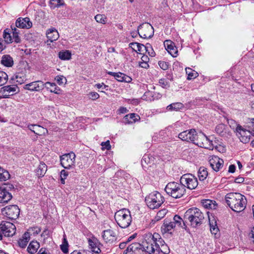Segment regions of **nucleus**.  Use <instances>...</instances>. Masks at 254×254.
Here are the masks:
<instances>
[{
    "mask_svg": "<svg viewBox=\"0 0 254 254\" xmlns=\"http://www.w3.org/2000/svg\"><path fill=\"white\" fill-rule=\"evenodd\" d=\"M16 82L19 84H22L26 80L25 77L21 73L15 75Z\"/></svg>",
    "mask_w": 254,
    "mask_h": 254,
    "instance_id": "8fccbe9b",
    "label": "nucleus"
},
{
    "mask_svg": "<svg viewBox=\"0 0 254 254\" xmlns=\"http://www.w3.org/2000/svg\"><path fill=\"white\" fill-rule=\"evenodd\" d=\"M162 238L158 233H148L143 236V251L149 254H157L159 249L157 246L160 245Z\"/></svg>",
    "mask_w": 254,
    "mask_h": 254,
    "instance_id": "f257e3e1",
    "label": "nucleus"
},
{
    "mask_svg": "<svg viewBox=\"0 0 254 254\" xmlns=\"http://www.w3.org/2000/svg\"><path fill=\"white\" fill-rule=\"evenodd\" d=\"M1 63L5 66L10 67L13 64V61L12 58L10 56L4 55L2 58Z\"/></svg>",
    "mask_w": 254,
    "mask_h": 254,
    "instance_id": "f704fd0d",
    "label": "nucleus"
},
{
    "mask_svg": "<svg viewBox=\"0 0 254 254\" xmlns=\"http://www.w3.org/2000/svg\"><path fill=\"white\" fill-rule=\"evenodd\" d=\"M184 108V105L180 102H177L172 103L167 107V110L168 111H177L179 110L182 109Z\"/></svg>",
    "mask_w": 254,
    "mask_h": 254,
    "instance_id": "e433bc0d",
    "label": "nucleus"
},
{
    "mask_svg": "<svg viewBox=\"0 0 254 254\" xmlns=\"http://www.w3.org/2000/svg\"><path fill=\"white\" fill-rule=\"evenodd\" d=\"M30 237L29 233L25 232L22 237L18 241V245L21 248H24L27 246L28 242L29 241Z\"/></svg>",
    "mask_w": 254,
    "mask_h": 254,
    "instance_id": "7c9ffc66",
    "label": "nucleus"
},
{
    "mask_svg": "<svg viewBox=\"0 0 254 254\" xmlns=\"http://www.w3.org/2000/svg\"><path fill=\"white\" fill-rule=\"evenodd\" d=\"M161 243L160 245H158L159 246H157V248L159 249V251H158L157 254H159L160 252L167 254L169 253V249L168 247V246L164 244V241L162 239Z\"/></svg>",
    "mask_w": 254,
    "mask_h": 254,
    "instance_id": "a19ab883",
    "label": "nucleus"
},
{
    "mask_svg": "<svg viewBox=\"0 0 254 254\" xmlns=\"http://www.w3.org/2000/svg\"><path fill=\"white\" fill-rule=\"evenodd\" d=\"M167 212V211L166 209H162L159 211L157 213L156 216L155 217L156 220L158 221L163 218L165 216Z\"/></svg>",
    "mask_w": 254,
    "mask_h": 254,
    "instance_id": "3c124183",
    "label": "nucleus"
},
{
    "mask_svg": "<svg viewBox=\"0 0 254 254\" xmlns=\"http://www.w3.org/2000/svg\"><path fill=\"white\" fill-rule=\"evenodd\" d=\"M8 80V75L4 71H0V86L5 84Z\"/></svg>",
    "mask_w": 254,
    "mask_h": 254,
    "instance_id": "a18cd8bd",
    "label": "nucleus"
},
{
    "mask_svg": "<svg viewBox=\"0 0 254 254\" xmlns=\"http://www.w3.org/2000/svg\"><path fill=\"white\" fill-rule=\"evenodd\" d=\"M61 0H51L50 4L54 8L59 7L61 5Z\"/></svg>",
    "mask_w": 254,
    "mask_h": 254,
    "instance_id": "13d9d810",
    "label": "nucleus"
},
{
    "mask_svg": "<svg viewBox=\"0 0 254 254\" xmlns=\"http://www.w3.org/2000/svg\"><path fill=\"white\" fill-rule=\"evenodd\" d=\"M195 145L200 147L204 148L209 150L214 149V144L212 140H210L203 133L198 132V136Z\"/></svg>",
    "mask_w": 254,
    "mask_h": 254,
    "instance_id": "1a4fd4ad",
    "label": "nucleus"
},
{
    "mask_svg": "<svg viewBox=\"0 0 254 254\" xmlns=\"http://www.w3.org/2000/svg\"><path fill=\"white\" fill-rule=\"evenodd\" d=\"M12 195L5 189H0V203H7L12 198Z\"/></svg>",
    "mask_w": 254,
    "mask_h": 254,
    "instance_id": "b1692460",
    "label": "nucleus"
},
{
    "mask_svg": "<svg viewBox=\"0 0 254 254\" xmlns=\"http://www.w3.org/2000/svg\"><path fill=\"white\" fill-rule=\"evenodd\" d=\"M247 204V200L246 197L239 193V212L245 210Z\"/></svg>",
    "mask_w": 254,
    "mask_h": 254,
    "instance_id": "c9c22d12",
    "label": "nucleus"
},
{
    "mask_svg": "<svg viewBox=\"0 0 254 254\" xmlns=\"http://www.w3.org/2000/svg\"><path fill=\"white\" fill-rule=\"evenodd\" d=\"M47 170V165L44 162H40L35 170V173L38 177H43L45 175Z\"/></svg>",
    "mask_w": 254,
    "mask_h": 254,
    "instance_id": "c85d7f7f",
    "label": "nucleus"
},
{
    "mask_svg": "<svg viewBox=\"0 0 254 254\" xmlns=\"http://www.w3.org/2000/svg\"><path fill=\"white\" fill-rule=\"evenodd\" d=\"M95 87H97L98 89H105L106 87H108L107 85H105L103 83H98L95 85Z\"/></svg>",
    "mask_w": 254,
    "mask_h": 254,
    "instance_id": "69168bd1",
    "label": "nucleus"
},
{
    "mask_svg": "<svg viewBox=\"0 0 254 254\" xmlns=\"http://www.w3.org/2000/svg\"><path fill=\"white\" fill-rule=\"evenodd\" d=\"M209 162L212 169L216 171H219L223 166L224 161L216 156H211L209 157Z\"/></svg>",
    "mask_w": 254,
    "mask_h": 254,
    "instance_id": "4468645a",
    "label": "nucleus"
},
{
    "mask_svg": "<svg viewBox=\"0 0 254 254\" xmlns=\"http://www.w3.org/2000/svg\"><path fill=\"white\" fill-rule=\"evenodd\" d=\"M180 182L185 187L190 190L195 189L198 186L197 178L191 174H185L180 178Z\"/></svg>",
    "mask_w": 254,
    "mask_h": 254,
    "instance_id": "0eeeda50",
    "label": "nucleus"
},
{
    "mask_svg": "<svg viewBox=\"0 0 254 254\" xmlns=\"http://www.w3.org/2000/svg\"><path fill=\"white\" fill-rule=\"evenodd\" d=\"M41 231V230L40 228L38 227H34L29 228L26 233H29V236L30 237L31 235L36 236L38 235Z\"/></svg>",
    "mask_w": 254,
    "mask_h": 254,
    "instance_id": "49530a36",
    "label": "nucleus"
},
{
    "mask_svg": "<svg viewBox=\"0 0 254 254\" xmlns=\"http://www.w3.org/2000/svg\"><path fill=\"white\" fill-rule=\"evenodd\" d=\"M102 237L106 243L112 244L117 240L116 233L113 230H104L102 233Z\"/></svg>",
    "mask_w": 254,
    "mask_h": 254,
    "instance_id": "dca6fc26",
    "label": "nucleus"
},
{
    "mask_svg": "<svg viewBox=\"0 0 254 254\" xmlns=\"http://www.w3.org/2000/svg\"><path fill=\"white\" fill-rule=\"evenodd\" d=\"M101 146H102V150L107 149L110 150L111 149V145L110 144L109 140H107L106 142H103L101 143Z\"/></svg>",
    "mask_w": 254,
    "mask_h": 254,
    "instance_id": "4d7b16f0",
    "label": "nucleus"
},
{
    "mask_svg": "<svg viewBox=\"0 0 254 254\" xmlns=\"http://www.w3.org/2000/svg\"><path fill=\"white\" fill-rule=\"evenodd\" d=\"M214 148L219 152L223 153L225 151V148L221 145H214Z\"/></svg>",
    "mask_w": 254,
    "mask_h": 254,
    "instance_id": "680f3d73",
    "label": "nucleus"
},
{
    "mask_svg": "<svg viewBox=\"0 0 254 254\" xmlns=\"http://www.w3.org/2000/svg\"><path fill=\"white\" fill-rule=\"evenodd\" d=\"M165 190L168 195L174 198H179L186 193V190L181 182L179 183L172 182L166 185Z\"/></svg>",
    "mask_w": 254,
    "mask_h": 254,
    "instance_id": "20e7f679",
    "label": "nucleus"
},
{
    "mask_svg": "<svg viewBox=\"0 0 254 254\" xmlns=\"http://www.w3.org/2000/svg\"><path fill=\"white\" fill-rule=\"evenodd\" d=\"M138 33L140 37L142 38H150L153 36L154 29L149 23H143L138 26Z\"/></svg>",
    "mask_w": 254,
    "mask_h": 254,
    "instance_id": "9d476101",
    "label": "nucleus"
},
{
    "mask_svg": "<svg viewBox=\"0 0 254 254\" xmlns=\"http://www.w3.org/2000/svg\"><path fill=\"white\" fill-rule=\"evenodd\" d=\"M19 31L16 28L12 29V42L19 43L21 42L20 38L19 36Z\"/></svg>",
    "mask_w": 254,
    "mask_h": 254,
    "instance_id": "79ce46f5",
    "label": "nucleus"
},
{
    "mask_svg": "<svg viewBox=\"0 0 254 254\" xmlns=\"http://www.w3.org/2000/svg\"><path fill=\"white\" fill-rule=\"evenodd\" d=\"M0 229L5 237H11L16 232V227L12 223L7 221H2L0 224Z\"/></svg>",
    "mask_w": 254,
    "mask_h": 254,
    "instance_id": "f8f14e48",
    "label": "nucleus"
},
{
    "mask_svg": "<svg viewBox=\"0 0 254 254\" xmlns=\"http://www.w3.org/2000/svg\"><path fill=\"white\" fill-rule=\"evenodd\" d=\"M202 205L205 208L215 209L217 204L215 201L210 199H205L202 201Z\"/></svg>",
    "mask_w": 254,
    "mask_h": 254,
    "instance_id": "72a5a7b5",
    "label": "nucleus"
},
{
    "mask_svg": "<svg viewBox=\"0 0 254 254\" xmlns=\"http://www.w3.org/2000/svg\"><path fill=\"white\" fill-rule=\"evenodd\" d=\"M164 45L166 50L173 57H176L178 55V50L174 43L171 40H167L164 42Z\"/></svg>",
    "mask_w": 254,
    "mask_h": 254,
    "instance_id": "aec40b11",
    "label": "nucleus"
},
{
    "mask_svg": "<svg viewBox=\"0 0 254 254\" xmlns=\"http://www.w3.org/2000/svg\"><path fill=\"white\" fill-rule=\"evenodd\" d=\"M238 194L236 192H230L228 193L225 196V199L227 204L231 209L235 212H238Z\"/></svg>",
    "mask_w": 254,
    "mask_h": 254,
    "instance_id": "ddd939ff",
    "label": "nucleus"
},
{
    "mask_svg": "<svg viewBox=\"0 0 254 254\" xmlns=\"http://www.w3.org/2000/svg\"><path fill=\"white\" fill-rule=\"evenodd\" d=\"M149 160V156L148 155H145L143 156L142 160H141V163H142V165H143V163L144 162L145 163H149V161L148 160Z\"/></svg>",
    "mask_w": 254,
    "mask_h": 254,
    "instance_id": "0e129e2a",
    "label": "nucleus"
},
{
    "mask_svg": "<svg viewBox=\"0 0 254 254\" xmlns=\"http://www.w3.org/2000/svg\"><path fill=\"white\" fill-rule=\"evenodd\" d=\"M175 227V222L165 221L161 227V230L163 234L172 233L171 231Z\"/></svg>",
    "mask_w": 254,
    "mask_h": 254,
    "instance_id": "393cba45",
    "label": "nucleus"
},
{
    "mask_svg": "<svg viewBox=\"0 0 254 254\" xmlns=\"http://www.w3.org/2000/svg\"><path fill=\"white\" fill-rule=\"evenodd\" d=\"M58 55L61 60L65 61L71 59V54L68 50H65L60 51Z\"/></svg>",
    "mask_w": 254,
    "mask_h": 254,
    "instance_id": "58836bf2",
    "label": "nucleus"
},
{
    "mask_svg": "<svg viewBox=\"0 0 254 254\" xmlns=\"http://www.w3.org/2000/svg\"><path fill=\"white\" fill-rule=\"evenodd\" d=\"M28 128L35 134L40 136L48 132L46 128L37 125H29L28 126Z\"/></svg>",
    "mask_w": 254,
    "mask_h": 254,
    "instance_id": "4be33fe9",
    "label": "nucleus"
},
{
    "mask_svg": "<svg viewBox=\"0 0 254 254\" xmlns=\"http://www.w3.org/2000/svg\"><path fill=\"white\" fill-rule=\"evenodd\" d=\"M39 247L40 244L37 241H32L30 242L27 248V251L31 254H34L36 253Z\"/></svg>",
    "mask_w": 254,
    "mask_h": 254,
    "instance_id": "c756f323",
    "label": "nucleus"
},
{
    "mask_svg": "<svg viewBox=\"0 0 254 254\" xmlns=\"http://www.w3.org/2000/svg\"><path fill=\"white\" fill-rule=\"evenodd\" d=\"M129 47L134 51L140 54L144 51H148V48L151 49V46L149 44H147L144 46L138 43H131L129 44Z\"/></svg>",
    "mask_w": 254,
    "mask_h": 254,
    "instance_id": "412c9836",
    "label": "nucleus"
},
{
    "mask_svg": "<svg viewBox=\"0 0 254 254\" xmlns=\"http://www.w3.org/2000/svg\"><path fill=\"white\" fill-rule=\"evenodd\" d=\"M225 126L224 124H219L215 128L216 132L220 135H223L225 132Z\"/></svg>",
    "mask_w": 254,
    "mask_h": 254,
    "instance_id": "09e8293b",
    "label": "nucleus"
},
{
    "mask_svg": "<svg viewBox=\"0 0 254 254\" xmlns=\"http://www.w3.org/2000/svg\"><path fill=\"white\" fill-rule=\"evenodd\" d=\"M15 26L19 28L29 29L32 26V23L29 18H18L15 22Z\"/></svg>",
    "mask_w": 254,
    "mask_h": 254,
    "instance_id": "f3484780",
    "label": "nucleus"
},
{
    "mask_svg": "<svg viewBox=\"0 0 254 254\" xmlns=\"http://www.w3.org/2000/svg\"><path fill=\"white\" fill-rule=\"evenodd\" d=\"M158 64L161 68L163 70H167L169 67V64L164 61H159Z\"/></svg>",
    "mask_w": 254,
    "mask_h": 254,
    "instance_id": "6e6d98bb",
    "label": "nucleus"
},
{
    "mask_svg": "<svg viewBox=\"0 0 254 254\" xmlns=\"http://www.w3.org/2000/svg\"><path fill=\"white\" fill-rule=\"evenodd\" d=\"M114 77L120 82H130L131 81L129 76L121 72L116 73Z\"/></svg>",
    "mask_w": 254,
    "mask_h": 254,
    "instance_id": "2f4dec72",
    "label": "nucleus"
},
{
    "mask_svg": "<svg viewBox=\"0 0 254 254\" xmlns=\"http://www.w3.org/2000/svg\"><path fill=\"white\" fill-rule=\"evenodd\" d=\"M139 66L144 68H147L149 67L148 62H141L139 63Z\"/></svg>",
    "mask_w": 254,
    "mask_h": 254,
    "instance_id": "338daca9",
    "label": "nucleus"
},
{
    "mask_svg": "<svg viewBox=\"0 0 254 254\" xmlns=\"http://www.w3.org/2000/svg\"><path fill=\"white\" fill-rule=\"evenodd\" d=\"M9 173L0 167V181H5L9 178Z\"/></svg>",
    "mask_w": 254,
    "mask_h": 254,
    "instance_id": "37998d69",
    "label": "nucleus"
},
{
    "mask_svg": "<svg viewBox=\"0 0 254 254\" xmlns=\"http://www.w3.org/2000/svg\"><path fill=\"white\" fill-rule=\"evenodd\" d=\"M99 97V94L97 92H92L89 93V98L93 100L98 99Z\"/></svg>",
    "mask_w": 254,
    "mask_h": 254,
    "instance_id": "bf43d9fd",
    "label": "nucleus"
},
{
    "mask_svg": "<svg viewBox=\"0 0 254 254\" xmlns=\"http://www.w3.org/2000/svg\"><path fill=\"white\" fill-rule=\"evenodd\" d=\"M195 135V130L194 129H191L180 133L178 135V137L183 141L191 142V139H193Z\"/></svg>",
    "mask_w": 254,
    "mask_h": 254,
    "instance_id": "a211bd4d",
    "label": "nucleus"
},
{
    "mask_svg": "<svg viewBox=\"0 0 254 254\" xmlns=\"http://www.w3.org/2000/svg\"><path fill=\"white\" fill-rule=\"evenodd\" d=\"M184 219L188 220L190 225L194 228L200 226L204 219L203 213L197 208L192 207L189 209L184 214Z\"/></svg>",
    "mask_w": 254,
    "mask_h": 254,
    "instance_id": "f03ea898",
    "label": "nucleus"
},
{
    "mask_svg": "<svg viewBox=\"0 0 254 254\" xmlns=\"http://www.w3.org/2000/svg\"><path fill=\"white\" fill-rule=\"evenodd\" d=\"M17 87L16 85H7L1 88V91L6 97L8 96L13 95L17 92Z\"/></svg>",
    "mask_w": 254,
    "mask_h": 254,
    "instance_id": "5701e85b",
    "label": "nucleus"
},
{
    "mask_svg": "<svg viewBox=\"0 0 254 254\" xmlns=\"http://www.w3.org/2000/svg\"><path fill=\"white\" fill-rule=\"evenodd\" d=\"M55 80L59 85H62L66 81V79L63 75H58L55 77Z\"/></svg>",
    "mask_w": 254,
    "mask_h": 254,
    "instance_id": "864d4df0",
    "label": "nucleus"
},
{
    "mask_svg": "<svg viewBox=\"0 0 254 254\" xmlns=\"http://www.w3.org/2000/svg\"><path fill=\"white\" fill-rule=\"evenodd\" d=\"M174 221L172 222H175V226L177 225L178 226L181 227L183 228H186V226L185 224V220H183L178 215H176L174 217Z\"/></svg>",
    "mask_w": 254,
    "mask_h": 254,
    "instance_id": "ea45409f",
    "label": "nucleus"
},
{
    "mask_svg": "<svg viewBox=\"0 0 254 254\" xmlns=\"http://www.w3.org/2000/svg\"><path fill=\"white\" fill-rule=\"evenodd\" d=\"M140 119V117L137 114L134 113L129 114L125 116L124 118V122L125 124H132Z\"/></svg>",
    "mask_w": 254,
    "mask_h": 254,
    "instance_id": "a878e982",
    "label": "nucleus"
},
{
    "mask_svg": "<svg viewBox=\"0 0 254 254\" xmlns=\"http://www.w3.org/2000/svg\"><path fill=\"white\" fill-rule=\"evenodd\" d=\"M115 218L117 224L122 228L128 227L132 221L130 211L127 209L117 211L115 214Z\"/></svg>",
    "mask_w": 254,
    "mask_h": 254,
    "instance_id": "39448f33",
    "label": "nucleus"
},
{
    "mask_svg": "<svg viewBox=\"0 0 254 254\" xmlns=\"http://www.w3.org/2000/svg\"><path fill=\"white\" fill-rule=\"evenodd\" d=\"M48 85L54 87V89H50L51 92L59 94L60 89L59 87L57 86L55 83L47 82L45 83H44L41 80L32 82L30 83L25 84L24 86V88L31 91H40L42 90L45 87L47 89H49Z\"/></svg>",
    "mask_w": 254,
    "mask_h": 254,
    "instance_id": "7ed1b4c3",
    "label": "nucleus"
},
{
    "mask_svg": "<svg viewBox=\"0 0 254 254\" xmlns=\"http://www.w3.org/2000/svg\"><path fill=\"white\" fill-rule=\"evenodd\" d=\"M75 154L73 152L64 154L60 157L61 164L65 169H70L75 166Z\"/></svg>",
    "mask_w": 254,
    "mask_h": 254,
    "instance_id": "6e6552de",
    "label": "nucleus"
},
{
    "mask_svg": "<svg viewBox=\"0 0 254 254\" xmlns=\"http://www.w3.org/2000/svg\"><path fill=\"white\" fill-rule=\"evenodd\" d=\"M164 201V198L160 193L154 191L145 198V202L150 209L159 208Z\"/></svg>",
    "mask_w": 254,
    "mask_h": 254,
    "instance_id": "423d86ee",
    "label": "nucleus"
},
{
    "mask_svg": "<svg viewBox=\"0 0 254 254\" xmlns=\"http://www.w3.org/2000/svg\"><path fill=\"white\" fill-rule=\"evenodd\" d=\"M3 38L6 43L9 44L12 42V39L10 33H7L5 30H4L3 33Z\"/></svg>",
    "mask_w": 254,
    "mask_h": 254,
    "instance_id": "603ef678",
    "label": "nucleus"
},
{
    "mask_svg": "<svg viewBox=\"0 0 254 254\" xmlns=\"http://www.w3.org/2000/svg\"><path fill=\"white\" fill-rule=\"evenodd\" d=\"M208 217L211 232L213 234H216L218 230L216 220L213 216H212L211 217L208 216Z\"/></svg>",
    "mask_w": 254,
    "mask_h": 254,
    "instance_id": "473e14b6",
    "label": "nucleus"
},
{
    "mask_svg": "<svg viewBox=\"0 0 254 254\" xmlns=\"http://www.w3.org/2000/svg\"><path fill=\"white\" fill-rule=\"evenodd\" d=\"M228 123L230 125V127L235 129V131H238V125L237 123H235L233 120H231L228 121Z\"/></svg>",
    "mask_w": 254,
    "mask_h": 254,
    "instance_id": "5fc2aeb1",
    "label": "nucleus"
},
{
    "mask_svg": "<svg viewBox=\"0 0 254 254\" xmlns=\"http://www.w3.org/2000/svg\"><path fill=\"white\" fill-rule=\"evenodd\" d=\"M186 73L188 75V79H191L192 78H194L198 76L197 72L192 71V69L190 68H187L186 69Z\"/></svg>",
    "mask_w": 254,
    "mask_h": 254,
    "instance_id": "de8ad7c7",
    "label": "nucleus"
},
{
    "mask_svg": "<svg viewBox=\"0 0 254 254\" xmlns=\"http://www.w3.org/2000/svg\"><path fill=\"white\" fill-rule=\"evenodd\" d=\"M48 39L51 41H56L59 38V34L58 31L55 28L49 29L46 33Z\"/></svg>",
    "mask_w": 254,
    "mask_h": 254,
    "instance_id": "bb28decb",
    "label": "nucleus"
},
{
    "mask_svg": "<svg viewBox=\"0 0 254 254\" xmlns=\"http://www.w3.org/2000/svg\"><path fill=\"white\" fill-rule=\"evenodd\" d=\"M94 18L96 22L98 23L105 24L107 22V17L103 14H97L96 16H95Z\"/></svg>",
    "mask_w": 254,
    "mask_h": 254,
    "instance_id": "c03bdc74",
    "label": "nucleus"
},
{
    "mask_svg": "<svg viewBox=\"0 0 254 254\" xmlns=\"http://www.w3.org/2000/svg\"><path fill=\"white\" fill-rule=\"evenodd\" d=\"M239 134L241 135L239 137V139L242 142L244 143H247L250 142L252 132L248 129H244L240 125Z\"/></svg>",
    "mask_w": 254,
    "mask_h": 254,
    "instance_id": "6ab92c4d",
    "label": "nucleus"
},
{
    "mask_svg": "<svg viewBox=\"0 0 254 254\" xmlns=\"http://www.w3.org/2000/svg\"><path fill=\"white\" fill-rule=\"evenodd\" d=\"M143 251V244L138 243H134L128 246L127 250L124 252V254H141Z\"/></svg>",
    "mask_w": 254,
    "mask_h": 254,
    "instance_id": "2eb2a0df",
    "label": "nucleus"
},
{
    "mask_svg": "<svg viewBox=\"0 0 254 254\" xmlns=\"http://www.w3.org/2000/svg\"><path fill=\"white\" fill-rule=\"evenodd\" d=\"M159 83L164 88H168L169 87V83L165 79H161L159 80Z\"/></svg>",
    "mask_w": 254,
    "mask_h": 254,
    "instance_id": "052dcab7",
    "label": "nucleus"
},
{
    "mask_svg": "<svg viewBox=\"0 0 254 254\" xmlns=\"http://www.w3.org/2000/svg\"><path fill=\"white\" fill-rule=\"evenodd\" d=\"M61 249L62 252L65 254L68 252V245L66 243V244H63L61 246Z\"/></svg>",
    "mask_w": 254,
    "mask_h": 254,
    "instance_id": "e2e57ef3",
    "label": "nucleus"
},
{
    "mask_svg": "<svg viewBox=\"0 0 254 254\" xmlns=\"http://www.w3.org/2000/svg\"><path fill=\"white\" fill-rule=\"evenodd\" d=\"M1 212L10 219H16L19 215L20 209L17 205H11L2 208Z\"/></svg>",
    "mask_w": 254,
    "mask_h": 254,
    "instance_id": "9b49d317",
    "label": "nucleus"
},
{
    "mask_svg": "<svg viewBox=\"0 0 254 254\" xmlns=\"http://www.w3.org/2000/svg\"><path fill=\"white\" fill-rule=\"evenodd\" d=\"M37 254H49L46 251V250L45 248H41Z\"/></svg>",
    "mask_w": 254,
    "mask_h": 254,
    "instance_id": "774afa93",
    "label": "nucleus"
},
{
    "mask_svg": "<svg viewBox=\"0 0 254 254\" xmlns=\"http://www.w3.org/2000/svg\"><path fill=\"white\" fill-rule=\"evenodd\" d=\"M88 244L93 252H94L97 254H99L101 252V250L99 247L100 243L96 239H89Z\"/></svg>",
    "mask_w": 254,
    "mask_h": 254,
    "instance_id": "cd10ccee",
    "label": "nucleus"
},
{
    "mask_svg": "<svg viewBox=\"0 0 254 254\" xmlns=\"http://www.w3.org/2000/svg\"><path fill=\"white\" fill-rule=\"evenodd\" d=\"M208 176V172L206 168L201 167L198 171V177L200 181H204Z\"/></svg>",
    "mask_w": 254,
    "mask_h": 254,
    "instance_id": "4c0bfd02",
    "label": "nucleus"
}]
</instances>
